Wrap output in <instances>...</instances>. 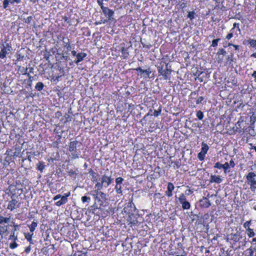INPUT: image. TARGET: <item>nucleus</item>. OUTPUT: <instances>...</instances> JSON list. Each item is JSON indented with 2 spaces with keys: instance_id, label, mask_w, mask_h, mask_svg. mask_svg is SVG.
<instances>
[{
  "instance_id": "nucleus-1",
  "label": "nucleus",
  "mask_w": 256,
  "mask_h": 256,
  "mask_svg": "<svg viewBox=\"0 0 256 256\" xmlns=\"http://www.w3.org/2000/svg\"><path fill=\"white\" fill-rule=\"evenodd\" d=\"M224 48H220L216 54V60L218 64H222L224 62L226 66H232L233 62V54H230L228 56Z\"/></svg>"
},
{
  "instance_id": "nucleus-2",
  "label": "nucleus",
  "mask_w": 256,
  "mask_h": 256,
  "mask_svg": "<svg viewBox=\"0 0 256 256\" xmlns=\"http://www.w3.org/2000/svg\"><path fill=\"white\" fill-rule=\"evenodd\" d=\"M99 180H100V182L98 181L95 184L94 186L97 192L98 190H102L103 187L108 188L113 182L114 178H112L111 175L108 176L104 174Z\"/></svg>"
},
{
  "instance_id": "nucleus-3",
  "label": "nucleus",
  "mask_w": 256,
  "mask_h": 256,
  "mask_svg": "<svg viewBox=\"0 0 256 256\" xmlns=\"http://www.w3.org/2000/svg\"><path fill=\"white\" fill-rule=\"evenodd\" d=\"M92 197L96 204H99L100 206H106L108 204L110 197L106 193H96L93 194Z\"/></svg>"
},
{
  "instance_id": "nucleus-4",
  "label": "nucleus",
  "mask_w": 256,
  "mask_h": 256,
  "mask_svg": "<svg viewBox=\"0 0 256 256\" xmlns=\"http://www.w3.org/2000/svg\"><path fill=\"white\" fill-rule=\"evenodd\" d=\"M204 97L198 96V92L194 91L191 92L189 97V103L191 108H194L196 106L200 104H204Z\"/></svg>"
},
{
  "instance_id": "nucleus-5",
  "label": "nucleus",
  "mask_w": 256,
  "mask_h": 256,
  "mask_svg": "<svg viewBox=\"0 0 256 256\" xmlns=\"http://www.w3.org/2000/svg\"><path fill=\"white\" fill-rule=\"evenodd\" d=\"M168 64L164 62H160V66L158 67V71L160 74L162 75L165 80L170 79V76L172 70L168 68Z\"/></svg>"
},
{
  "instance_id": "nucleus-6",
  "label": "nucleus",
  "mask_w": 256,
  "mask_h": 256,
  "mask_svg": "<svg viewBox=\"0 0 256 256\" xmlns=\"http://www.w3.org/2000/svg\"><path fill=\"white\" fill-rule=\"evenodd\" d=\"M13 182L8 180V190L9 192H18L20 191V192H24V186L21 184L20 180H12Z\"/></svg>"
},
{
  "instance_id": "nucleus-7",
  "label": "nucleus",
  "mask_w": 256,
  "mask_h": 256,
  "mask_svg": "<svg viewBox=\"0 0 256 256\" xmlns=\"http://www.w3.org/2000/svg\"><path fill=\"white\" fill-rule=\"evenodd\" d=\"M125 45V44L123 42L113 47L114 52H117L118 55H120V52L121 53L120 56L123 59H127L129 56L128 48H126Z\"/></svg>"
},
{
  "instance_id": "nucleus-8",
  "label": "nucleus",
  "mask_w": 256,
  "mask_h": 256,
  "mask_svg": "<svg viewBox=\"0 0 256 256\" xmlns=\"http://www.w3.org/2000/svg\"><path fill=\"white\" fill-rule=\"evenodd\" d=\"M1 50L0 51V58L4 59L6 56L10 54L12 50V46L10 42H2L1 44Z\"/></svg>"
},
{
  "instance_id": "nucleus-9",
  "label": "nucleus",
  "mask_w": 256,
  "mask_h": 256,
  "mask_svg": "<svg viewBox=\"0 0 256 256\" xmlns=\"http://www.w3.org/2000/svg\"><path fill=\"white\" fill-rule=\"evenodd\" d=\"M256 174L252 172H249L246 176V182L250 186V188L252 192H254L256 190Z\"/></svg>"
},
{
  "instance_id": "nucleus-10",
  "label": "nucleus",
  "mask_w": 256,
  "mask_h": 256,
  "mask_svg": "<svg viewBox=\"0 0 256 256\" xmlns=\"http://www.w3.org/2000/svg\"><path fill=\"white\" fill-rule=\"evenodd\" d=\"M132 196H133V195ZM137 212L138 211L136 210L135 205L132 201L128 202L122 210V213L128 214L130 218H131V216H134L135 214V212Z\"/></svg>"
},
{
  "instance_id": "nucleus-11",
  "label": "nucleus",
  "mask_w": 256,
  "mask_h": 256,
  "mask_svg": "<svg viewBox=\"0 0 256 256\" xmlns=\"http://www.w3.org/2000/svg\"><path fill=\"white\" fill-rule=\"evenodd\" d=\"M22 148V146L16 144L11 148H8L6 154L9 156L15 158L18 157L20 153Z\"/></svg>"
},
{
  "instance_id": "nucleus-12",
  "label": "nucleus",
  "mask_w": 256,
  "mask_h": 256,
  "mask_svg": "<svg viewBox=\"0 0 256 256\" xmlns=\"http://www.w3.org/2000/svg\"><path fill=\"white\" fill-rule=\"evenodd\" d=\"M70 194H65L64 195L58 194L54 196L53 200L55 201V204L60 206L66 204L68 202V197L70 196Z\"/></svg>"
},
{
  "instance_id": "nucleus-13",
  "label": "nucleus",
  "mask_w": 256,
  "mask_h": 256,
  "mask_svg": "<svg viewBox=\"0 0 256 256\" xmlns=\"http://www.w3.org/2000/svg\"><path fill=\"white\" fill-rule=\"evenodd\" d=\"M78 142L76 140L70 142L68 145V151L70 152L72 158L76 159L78 158L79 154L77 152L76 145Z\"/></svg>"
},
{
  "instance_id": "nucleus-14",
  "label": "nucleus",
  "mask_w": 256,
  "mask_h": 256,
  "mask_svg": "<svg viewBox=\"0 0 256 256\" xmlns=\"http://www.w3.org/2000/svg\"><path fill=\"white\" fill-rule=\"evenodd\" d=\"M12 200L9 202L8 208L12 210L15 207H18L21 202L20 201L19 198L16 196V193H12L11 196Z\"/></svg>"
},
{
  "instance_id": "nucleus-15",
  "label": "nucleus",
  "mask_w": 256,
  "mask_h": 256,
  "mask_svg": "<svg viewBox=\"0 0 256 256\" xmlns=\"http://www.w3.org/2000/svg\"><path fill=\"white\" fill-rule=\"evenodd\" d=\"M243 238L242 234H241L240 232L237 231L235 234H230L228 235V240H233L234 242V244L236 242H239V246H238V248H240L241 246L240 244H242V245L243 246L244 244L242 242H240V240L242 239Z\"/></svg>"
},
{
  "instance_id": "nucleus-16",
  "label": "nucleus",
  "mask_w": 256,
  "mask_h": 256,
  "mask_svg": "<svg viewBox=\"0 0 256 256\" xmlns=\"http://www.w3.org/2000/svg\"><path fill=\"white\" fill-rule=\"evenodd\" d=\"M242 134H244L248 138H250L256 136V132L254 130V126L250 124L247 127H244Z\"/></svg>"
},
{
  "instance_id": "nucleus-17",
  "label": "nucleus",
  "mask_w": 256,
  "mask_h": 256,
  "mask_svg": "<svg viewBox=\"0 0 256 256\" xmlns=\"http://www.w3.org/2000/svg\"><path fill=\"white\" fill-rule=\"evenodd\" d=\"M208 150L209 146L208 144L204 142H202L201 151L198 154V158L200 161H203L204 160Z\"/></svg>"
},
{
  "instance_id": "nucleus-18",
  "label": "nucleus",
  "mask_w": 256,
  "mask_h": 256,
  "mask_svg": "<svg viewBox=\"0 0 256 256\" xmlns=\"http://www.w3.org/2000/svg\"><path fill=\"white\" fill-rule=\"evenodd\" d=\"M245 122V118L244 116H240L236 124V128H233L234 134H236L237 132L242 133L243 130L242 128V124Z\"/></svg>"
},
{
  "instance_id": "nucleus-19",
  "label": "nucleus",
  "mask_w": 256,
  "mask_h": 256,
  "mask_svg": "<svg viewBox=\"0 0 256 256\" xmlns=\"http://www.w3.org/2000/svg\"><path fill=\"white\" fill-rule=\"evenodd\" d=\"M102 12L104 16L106 18V19L104 20L103 23L104 24L108 22V20H112L114 14V12L112 10L110 9L108 7L106 6L102 10Z\"/></svg>"
},
{
  "instance_id": "nucleus-20",
  "label": "nucleus",
  "mask_w": 256,
  "mask_h": 256,
  "mask_svg": "<svg viewBox=\"0 0 256 256\" xmlns=\"http://www.w3.org/2000/svg\"><path fill=\"white\" fill-rule=\"evenodd\" d=\"M4 168L5 170L7 171V172H6V174H8L9 173L11 172L12 173L14 167H15V163L14 161H12L11 162H8L7 160H4Z\"/></svg>"
},
{
  "instance_id": "nucleus-21",
  "label": "nucleus",
  "mask_w": 256,
  "mask_h": 256,
  "mask_svg": "<svg viewBox=\"0 0 256 256\" xmlns=\"http://www.w3.org/2000/svg\"><path fill=\"white\" fill-rule=\"evenodd\" d=\"M52 52L53 53V54H55V53L56 52V58L60 57V59H64L65 60H66L68 58V56L64 55V50H62V48H57L55 47L54 50V48H52Z\"/></svg>"
},
{
  "instance_id": "nucleus-22",
  "label": "nucleus",
  "mask_w": 256,
  "mask_h": 256,
  "mask_svg": "<svg viewBox=\"0 0 256 256\" xmlns=\"http://www.w3.org/2000/svg\"><path fill=\"white\" fill-rule=\"evenodd\" d=\"M217 194H210V193H208L206 196L212 204H214V202L216 204L220 202V200L219 197H218Z\"/></svg>"
},
{
  "instance_id": "nucleus-23",
  "label": "nucleus",
  "mask_w": 256,
  "mask_h": 256,
  "mask_svg": "<svg viewBox=\"0 0 256 256\" xmlns=\"http://www.w3.org/2000/svg\"><path fill=\"white\" fill-rule=\"evenodd\" d=\"M198 203L200 206L204 208H208L210 205H212L207 196L203 197L202 199L200 200Z\"/></svg>"
},
{
  "instance_id": "nucleus-24",
  "label": "nucleus",
  "mask_w": 256,
  "mask_h": 256,
  "mask_svg": "<svg viewBox=\"0 0 256 256\" xmlns=\"http://www.w3.org/2000/svg\"><path fill=\"white\" fill-rule=\"evenodd\" d=\"M19 230V226L18 224L14 225V229L11 232V234L9 238V240L16 241L18 240V234L17 230Z\"/></svg>"
},
{
  "instance_id": "nucleus-25",
  "label": "nucleus",
  "mask_w": 256,
  "mask_h": 256,
  "mask_svg": "<svg viewBox=\"0 0 256 256\" xmlns=\"http://www.w3.org/2000/svg\"><path fill=\"white\" fill-rule=\"evenodd\" d=\"M124 180L122 177H118L116 179V186L115 189L116 192H122V184Z\"/></svg>"
},
{
  "instance_id": "nucleus-26",
  "label": "nucleus",
  "mask_w": 256,
  "mask_h": 256,
  "mask_svg": "<svg viewBox=\"0 0 256 256\" xmlns=\"http://www.w3.org/2000/svg\"><path fill=\"white\" fill-rule=\"evenodd\" d=\"M87 56V54L85 52H80L78 53L76 56V59L74 60V62L78 64L80 62H82L84 58Z\"/></svg>"
},
{
  "instance_id": "nucleus-27",
  "label": "nucleus",
  "mask_w": 256,
  "mask_h": 256,
  "mask_svg": "<svg viewBox=\"0 0 256 256\" xmlns=\"http://www.w3.org/2000/svg\"><path fill=\"white\" fill-rule=\"evenodd\" d=\"M88 174L92 176L91 180L94 182L96 183L98 182L100 176L97 172H95L92 169L90 168L88 170Z\"/></svg>"
},
{
  "instance_id": "nucleus-28",
  "label": "nucleus",
  "mask_w": 256,
  "mask_h": 256,
  "mask_svg": "<svg viewBox=\"0 0 256 256\" xmlns=\"http://www.w3.org/2000/svg\"><path fill=\"white\" fill-rule=\"evenodd\" d=\"M209 181L210 183L215 182L216 184H220L222 182V178H221L220 176L212 175L210 178Z\"/></svg>"
},
{
  "instance_id": "nucleus-29",
  "label": "nucleus",
  "mask_w": 256,
  "mask_h": 256,
  "mask_svg": "<svg viewBox=\"0 0 256 256\" xmlns=\"http://www.w3.org/2000/svg\"><path fill=\"white\" fill-rule=\"evenodd\" d=\"M244 45L250 44V46L256 49V40L249 38L243 42Z\"/></svg>"
},
{
  "instance_id": "nucleus-30",
  "label": "nucleus",
  "mask_w": 256,
  "mask_h": 256,
  "mask_svg": "<svg viewBox=\"0 0 256 256\" xmlns=\"http://www.w3.org/2000/svg\"><path fill=\"white\" fill-rule=\"evenodd\" d=\"M100 207L101 206H100L99 204H96V202L94 201V204L88 208V210L90 212H91L93 214H97L98 212H96V210L101 209Z\"/></svg>"
},
{
  "instance_id": "nucleus-31",
  "label": "nucleus",
  "mask_w": 256,
  "mask_h": 256,
  "mask_svg": "<svg viewBox=\"0 0 256 256\" xmlns=\"http://www.w3.org/2000/svg\"><path fill=\"white\" fill-rule=\"evenodd\" d=\"M162 106H160L158 109L157 110H155L154 112V114H150V112H152V110L150 108V111L149 112H148V114H146V116H154L156 117H158V116H160L161 114V112H162Z\"/></svg>"
},
{
  "instance_id": "nucleus-32",
  "label": "nucleus",
  "mask_w": 256,
  "mask_h": 256,
  "mask_svg": "<svg viewBox=\"0 0 256 256\" xmlns=\"http://www.w3.org/2000/svg\"><path fill=\"white\" fill-rule=\"evenodd\" d=\"M4 164V162L0 161V178H2L3 176H6V170H5Z\"/></svg>"
},
{
  "instance_id": "nucleus-33",
  "label": "nucleus",
  "mask_w": 256,
  "mask_h": 256,
  "mask_svg": "<svg viewBox=\"0 0 256 256\" xmlns=\"http://www.w3.org/2000/svg\"><path fill=\"white\" fill-rule=\"evenodd\" d=\"M46 165L44 162L42 161L38 162L36 164V168L38 170L42 172L44 170L45 168Z\"/></svg>"
},
{
  "instance_id": "nucleus-34",
  "label": "nucleus",
  "mask_w": 256,
  "mask_h": 256,
  "mask_svg": "<svg viewBox=\"0 0 256 256\" xmlns=\"http://www.w3.org/2000/svg\"><path fill=\"white\" fill-rule=\"evenodd\" d=\"M8 226H0V235L3 236L4 234H8Z\"/></svg>"
},
{
  "instance_id": "nucleus-35",
  "label": "nucleus",
  "mask_w": 256,
  "mask_h": 256,
  "mask_svg": "<svg viewBox=\"0 0 256 256\" xmlns=\"http://www.w3.org/2000/svg\"><path fill=\"white\" fill-rule=\"evenodd\" d=\"M67 172H68V176H70L72 178H73L74 179H76V178L77 173L76 172L75 170H74L72 169L68 170L67 171Z\"/></svg>"
},
{
  "instance_id": "nucleus-36",
  "label": "nucleus",
  "mask_w": 256,
  "mask_h": 256,
  "mask_svg": "<svg viewBox=\"0 0 256 256\" xmlns=\"http://www.w3.org/2000/svg\"><path fill=\"white\" fill-rule=\"evenodd\" d=\"M10 221V218H5L2 216H0V224H7Z\"/></svg>"
},
{
  "instance_id": "nucleus-37",
  "label": "nucleus",
  "mask_w": 256,
  "mask_h": 256,
  "mask_svg": "<svg viewBox=\"0 0 256 256\" xmlns=\"http://www.w3.org/2000/svg\"><path fill=\"white\" fill-rule=\"evenodd\" d=\"M44 88V84L42 82H38L36 83L35 88L38 91H41Z\"/></svg>"
},
{
  "instance_id": "nucleus-38",
  "label": "nucleus",
  "mask_w": 256,
  "mask_h": 256,
  "mask_svg": "<svg viewBox=\"0 0 256 256\" xmlns=\"http://www.w3.org/2000/svg\"><path fill=\"white\" fill-rule=\"evenodd\" d=\"M64 46L66 48L67 50V51H70L72 50V46L70 42V40H68V42H66L64 41L63 42Z\"/></svg>"
},
{
  "instance_id": "nucleus-39",
  "label": "nucleus",
  "mask_w": 256,
  "mask_h": 256,
  "mask_svg": "<svg viewBox=\"0 0 256 256\" xmlns=\"http://www.w3.org/2000/svg\"><path fill=\"white\" fill-rule=\"evenodd\" d=\"M196 14L194 11H190L188 12L187 18L192 20L196 18Z\"/></svg>"
},
{
  "instance_id": "nucleus-40",
  "label": "nucleus",
  "mask_w": 256,
  "mask_h": 256,
  "mask_svg": "<svg viewBox=\"0 0 256 256\" xmlns=\"http://www.w3.org/2000/svg\"><path fill=\"white\" fill-rule=\"evenodd\" d=\"M151 73H152V71H151L150 68H148L146 70H144V73H143V74H144V78H149L150 76Z\"/></svg>"
},
{
  "instance_id": "nucleus-41",
  "label": "nucleus",
  "mask_w": 256,
  "mask_h": 256,
  "mask_svg": "<svg viewBox=\"0 0 256 256\" xmlns=\"http://www.w3.org/2000/svg\"><path fill=\"white\" fill-rule=\"evenodd\" d=\"M182 204V208L184 210H188L190 207V204L188 201L180 203Z\"/></svg>"
},
{
  "instance_id": "nucleus-42",
  "label": "nucleus",
  "mask_w": 256,
  "mask_h": 256,
  "mask_svg": "<svg viewBox=\"0 0 256 256\" xmlns=\"http://www.w3.org/2000/svg\"><path fill=\"white\" fill-rule=\"evenodd\" d=\"M38 226V223L35 222H32V224L28 226V227L30 228V230L31 232H33L34 230Z\"/></svg>"
},
{
  "instance_id": "nucleus-43",
  "label": "nucleus",
  "mask_w": 256,
  "mask_h": 256,
  "mask_svg": "<svg viewBox=\"0 0 256 256\" xmlns=\"http://www.w3.org/2000/svg\"><path fill=\"white\" fill-rule=\"evenodd\" d=\"M256 122V116L254 115V113L252 112V114L250 116V124L254 126V123Z\"/></svg>"
},
{
  "instance_id": "nucleus-44",
  "label": "nucleus",
  "mask_w": 256,
  "mask_h": 256,
  "mask_svg": "<svg viewBox=\"0 0 256 256\" xmlns=\"http://www.w3.org/2000/svg\"><path fill=\"white\" fill-rule=\"evenodd\" d=\"M222 168L224 169V172L225 174H227L230 172V170H228L230 168L228 162H226L224 164H222Z\"/></svg>"
},
{
  "instance_id": "nucleus-45",
  "label": "nucleus",
  "mask_w": 256,
  "mask_h": 256,
  "mask_svg": "<svg viewBox=\"0 0 256 256\" xmlns=\"http://www.w3.org/2000/svg\"><path fill=\"white\" fill-rule=\"evenodd\" d=\"M174 187L172 183L169 182L168 183L167 186V192H172Z\"/></svg>"
},
{
  "instance_id": "nucleus-46",
  "label": "nucleus",
  "mask_w": 256,
  "mask_h": 256,
  "mask_svg": "<svg viewBox=\"0 0 256 256\" xmlns=\"http://www.w3.org/2000/svg\"><path fill=\"white\" fill-rule=\"evenodd\" d=\"M196 116L199 120H202L204 117V114L201 110H198L196 112Z\"/></svg>"
},
{
  "instance_id": "nucleus-47",
  "label": "nucleus",
  "mask_w": 256,
  "mask_h": 256,
  "mask_svg": "<svg viewBox=\"0 0 256 256\" xmlns=\"http://www.w3.org/2000/svg\"><path fill=\"white\" fill-rule=\"evenodd\" d=\"M220 40V38H218L216 39H214L212 40L211 46L213 48H215L218 46V42Z\"/></svg>"
},
{
  "instance_id": "nucleus-48",
  "label": "nucleus",
  "mask_w": 256,
  "mask_h": 256,
  "mask_svg": "<svg viewBox=\"0 0 256 256\" xmlns=\"http://www.w3.org/2000/svg\"><path fill=\"white\" fill-rule=\"evenodd\" d=\"M182 165L181 162L180 160H176L174 162V167L176 168H180V166Z\"/></svg>"
},
{
  "instance_id": "nucleus-49",
  "label": "nucleus",
  "mask_w": 256,
  "mask_h": 256,
  "mask_svg": "<svg viewBox=\"0 0 256 256\" xmlns=\"http://www.w3.org/2000/svg\"><path fill=\"white\" fill-rule=\"evenodd\" d=\"M16 196H18V198H19L20 202L22 199L26 198V193H20L19 194H18V193H16Z\"/></svg>"
},
{
  "instance_id": "nucleus-50",
  "label": "nucleus",
  "mask_w": 256,
  "mask_h": 256,
  "mask_svg": "<svg viewBox=\"0 0 256 256\" xmlns=\"http://www.w3.org/2000/svg\"><path fill=\"white\" fill-rule=\"evenodd\" d=\"M18 70L22 74H26L27 68H25L24 67L21 66H18Z\"/></svg>"
},
{
  "instance_id": "nucleus-51",
  "label": "nucleus",
  "mask_w": 256,
  "mask_h": 256,
  "mask_svg": "<svg viewBox=\"0 0 256 256\" xmlns=\"http://www.w3.org/2000/svg\"><path fill=\"white\" fill-rule=\"evenodd\" d=\"M72 256H87V252H75L74 255Z\"/></svg>"
},
{
  "instance_id": "nucleus-52",
  "label": "nucleus",
  "mask_w": 256,
  "mask_h": 256,
  "mask_svg": "<svg viewBox=\"0 0 256 256\" xmlns=\"http://www.w3.org/2000/svg\"><path fill=\"white\" fill-rule=\"evenodd\" d=\"M178 200L180 203L186 201V197L184 194H182L180 195V197L178 198Z\"/></svg>"
},
{
  "instance_id": "nucleus-53",
  "label": "nucleus",
  "mask_w": 256,
  "mask_h": 256,
  "mask_svg": "<svg viewBox=\"0 0 256 256\" xmlns=\"http://www.w3.org/2000/svg\"><path fill=\"white\" fill-rule=\"evenodd\" d=\"M248 235L250 238L253 237L255 235V233L254 232V230L252 228H249L248 230Z\"/></svg>"
},
{
  "instance_id": "nucleus-54",
  "label": "nucleus",
  "mask_w": 256,
  "mask_h": 256,
  "mask_svg": "<svg viewBox=\"0 0 256 256\" xmlns=\"http://www.w3.org/2000/svg\"><path fill=\"white\" fill-rule=\"evenodd\" d=\"M232 46L234 48L235 50H239V46L238 45L232 44V43H230V42H228L226 46H224V48H226L227 46Z\"/></svg>"
},
{
  "instance_id": "nucleus-55",
  "label": "nucleus",
  "mask_w": 256,
  "mask_h": 256,
  "mask_svg": "<svg viewBox=\"0 0 256 256\" xmlns=\"http://www.w3.org/2000/svg\"><path fill=\"white\" fill-rule=\"evenodd\" d=\"M250 223H251V220H250V221H246V222H245L244 224V227L246 230H248V229L249 228H250Z\"/></svg>"
},
{
  "instance_id": "nucleus-56",
  "label": "nucleus",
  "mask_w": 256,
  "mask_h": 256,
  "mask_svg": "<svg viewBox=\"0 0 256 256\" xmlns=\"http://www.w3.org/2000/svg\"><path fill=\"white\" fill-rule=\"evenodd\" d=\"M9 3H10L9 0H4L3 1V5H2L3 8L4 9H6L8 8V6Z\"/></svg>"
},
{
  "instance_id": "nucleus-57",
  "label": "nucleus",
  "mask_w": 256,
  "mask_h": 256,
  "mask_svg": "<svg viewBox=\"0 0 256 256\" xmlns=\"http://www.w3.org/2000/svg\"><path fill=\"white\" fill-rule=\"evenodd\" d=\"M90 198L89 196H84L82 198V200L83 202H90Z\"/></svg>"
},
{
  "instance_id": "nucleus-58",
  "label": "nucleus",
  "mask_w": 256,
  "mask_h": 256,
  "mask_svg": "<svg viewBox=\"0 0 256 256\" xmlns=\"http://www.w3.org/2000/svg\"><path fill=\"white\" fill-rule=\"evenodd\" d=\"M103 2H104V0H97V3L100 6L102 10L106 7V6H104Z\"/></svg>"
},
{
  "instance_id": "nucleus-59",
  "label": "nucleus",
  "mask_w": 256,
  "mask_h": 256,
  "mask_svg": "<svg viewBox=\"0 0 256 256\" xmlns=\"http://www.w3.org/2000/svg\"><path fill=\"white\" fill-rule=\"evenodd\" d=\"M222 166H223L222 164H220L219 162H216V163H215V164L214 166V168H218V169H221V168H222Z\"/></svg>"
},
{
  "instance_id": "nucleus-60",
  "label": "nucleus",
  "mask_w": 256,
  "mask_h": 256,
  "mask_svg": "<svg viewBox=\"0 0 256 256\" xmlns=\"http://www.w3.org/2000/svg\"><path fill=\"white\" fill-rule=\"evenodd\" d=\"M254 247L250 246L249 248L247 250L248 251H249L248 256H252L254 254Z\"/></svg>"
},
{
  "instance_id": "nucleus-61",
  "label": "nucleus",
  "mask_w": 256,
  "mask_h": 256,
  "mask_svg": "<svg viewBox=\"0 0 256 256\" xmlns=\"http://www.w3.org/2000/svg\"><path fill=\"white\" fill-rule=\"evenodd\" d=\"M41 252L44 254H47L49 253V249L47 247H44L41 249Z\"/></svg>"
},
{
  "instance_id": "nucleus-62",
  "label": "nucleus",
  "mask_w": 256,
  "mask_h": 256,
  "mask_svg": "<svg viewBox=\"0 0 256 256\" xmlns=\"http://www.w3.org/2000/svg\"><path fill=\"white\" fill-rule=\"evenodd\" d=\"M50 52H46L44 54V58L46 60H48L50 58Z\"/></svg>"
},
{
  "instance_id": "nucleus-63",
  "label": "nucleus",
  "mask_w": 256,
  "mask_h": 256,
  "mask_svg": "<svg viewBox=\"0 0 256 256\" xmlns=\"http://www.w3.org/2000/svg\"><path fill=\"white\" fill-rule=\"evenodd\" d=\"M18 244L16 242V241H14L12 243L10 244V248L12 249H14L18 246Z\"/></svg>"
},
{
  "instance_id": "nucleus-64",
  "label": "nucleus",
  "mask_w": 256,
  "mask_h": 256,
  "mask_svg": "<svg viewBox=\"0 0 256 256\" xmlns=\"http://www.w3.org/2000/svg\"><path fill=\"white\" fill-rule=\"evenodd\" d=\"M32 20V16H29L27 17V18L25 20L24 22L26 24H30Z\"/></svg>"
}]
</instances>
